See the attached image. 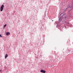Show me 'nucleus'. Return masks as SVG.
I'll return each mask as SVG.
<instances>
[{"label": "nucleus", "instance_id": "f257e3e1", "mask_svg": "<svg viewBox=\"0 0 73 73\" xmlns=\"http://www.w3.org/2000/svg\"><path fill=\"white\" fill-rule=\"evenodd\" d=\"M4 5H1V12L3 11V10L4 9Z\"/></svg>", "mask_w": 73, "mask_h": 73}, {"label": "nucleus", "instance_id": "f03ea898", "mask_svg": "<svg viewBox=\"0 0 73 73\" xmlns=\"http://www.w3.org/2000/svg\"><path fill=\"white\" fill-rule=\"evenodd\" d=\"M40 72L41 73H46V71H45V70H40Z\"/></svg>", "mask_w": 73, "mask_h": 73}, {"label": "nucleus", "instance_id": "7ed1b4c3", "mask_svg": "<svg viewBox=\"0 0 73 73\" xmlns=\"http://www.w3.org/2000/svg\"><path fill=\"white\" fill-rule=\"evenodd\" d=\"M8 57V54H6V56H5V58H7V57Z\"/></svg>", "mask_w": 73, "mask_h": 73}, {"label": "nucleus", "instance_id": "20e7f679", "mask_svg": "<svg viewBox=\"0 0 73 73\" xmlns=\"http://www.w3.org/2000/svg\"><path fill=\"white\" fill-rule=\"evenodd\" d=\"M9 34H10V33H6V35H7V36H8V35H9Z\"/></svg>", "mask_w": 73, "mask_h": 73}, {"label": "nucleus", "instance_id": "39448f33", "mask_svg": "<svg viewBox=\"0 0 73 73\" xmlns=\"http://www.w3.org/2000/svg\"><path fill=\"white\" fill-rule=\"evenodd\" d=\"M6 26H7V25H5L4 26V28H5V27H6Z\"/></svg>", "mask_w": 73, "mask_h": 73}, {"label": "nucleus", "instance_id": "423d86ee", "mask_svg": "<svg viewBox=\"0 0 73 73\" xmlns=\"http://www.w3.org/2000/svg\"><path fill=\"white\" fill-rule=\"evenodd\" d=\"M0 37H3V36H1V34L0 35Z\"/></svg>", "mask_w": 73, "mask_h": 73}, {"label": "nucleus", "instance_id": "0eeeda50", "mask_svg": "<svg viewBox=\"0 0 73 73\" xmlns=\"http://www.w3.org/2000/svg\"><path fill=\"white\" fill-rule=\"evenodd\" d=\"M66 9H67V8H66V9H64V11H65H65H66Z\"/></svg>", "mask_w": 73, "mask_h": 73}, {"label": "nucleus", "instance_id": "6e6552de", "mask_svg": "<svg viewBox=\"0 0 73 73\" xmlns=\"http://www.w3.org/2000/svg\"><path fill=\"white\" fill-rule=\"evenodd\" d=\"M63 15V13H62L60 14V15Z\"/></svg>", "mask_w": 73, "mask_h": 73}, {"label": "nucleus", "instance_id": "1a4fd4ad", "mask_svg": "<svg viewBox=\"0 0 73 73\" xmlns=\"http://www.w3.org/2000/svg\"><path fill=\"white\" fill-rule=\"evenodd\" d=\"M1 70H0V72H1Z\"/></svg>", "mask_w": 73, "mask_h": 73}, {"label": "nucleus", "instance_id": "9d476101", "mask_svg": "<svg viewBox=\"0 0 73 73\" xmlns=\"http://www.w3.org/2000/svg\"><path fill=\"white\" fill-rule=\"evenodd\" d=\"M52 66H51V67H52Z\"/></svg>", "mask_w": 73, "mask_h": 73}, {"label": "nucleus", "instance_id": "9b49d317", "mask_svg": "<svg viewBox=\"0 0 73 73\" xmlns=\"http://www.w3.org/2000/svg\"><path fill=\"white\" fill-rule=\"evenodd\" d=\"M52 21H53V20H52Z\"/></svg>", "mask_w": 73, "mask_h": 73}, {"label": "nucleus", "instance_id": "f8f14e48", "mask_svg": "<svg viewBox=\"0 0 73 73\" xmlns=\"http://www.w3.org/2000/svg\"><path fill=\"white\" fill-rule=\"evenodd\" d=\"M72 5V6H73V5Z\"/></svg>", "mask_w": 73, "mask_h": 73}, {"label": "nucleus", "instance_id": "ddd939ff", "mask_svg": "<svg viewBox=\"0 0 73 73\" xmlns=\"http://www.w3.org/2000/svg\"><path fill=\"white\" fill-rule=\"evenodd\" d=\"M73 3H72V4H73Z\"/></svg>", "mask_w": 73, "mask_h": 73}]
</instances>
